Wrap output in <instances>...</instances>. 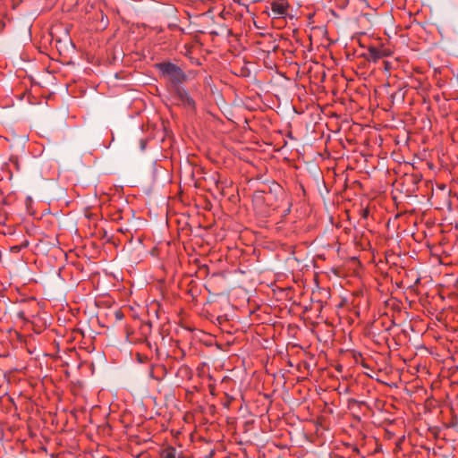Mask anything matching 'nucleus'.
<instances>
[{"mask_svg":"<svg viewBox=\"0 0 458 458\" xmlns=\"http://www.w3.org/2000/svg\"><path fill=\"white\" fill-rule=\"evenodd\" d=\"M158 68L162 74L169 79L174 85L181 84L187 80L186 74L182 70L171 63H163L158 64Z\"/></svg>","mask_w":458,"mask_h":458,"instance_id":"obj_1","label":"nucleus"},{"mask_svg":"<svg viewBox=\"0 0 458 458\" xmlns=\"http://www.w3.org/2000/svg\"><path fill=\"white\" fill-rule=\"evenodd\" d=\"M140 148L141 150H143L145 148V141L144 140H140Z\"/></svg>","mask_w":458,"mask_h":458,"instance_id":"obj_6","label":"nucleus"},{"mask_svg":"<svg viewBox=\"0 0 458 458\" xmlns=\"http://www.w3.org/2000/svg\"><path fill=\"white\" fill-rule=\"evenodd\" d=\"M176 95L184 106L189 107L194 106V100L190 97L188 92L181 87L176 88Z\"/></svg>","mask_w":458,"mask_h":458,"instance_id":"obj_3","label":"nucleus"},{"mask_svg":"<svg viewBox=\"0 0 458 458\" xmlns=\"http://www.w3.org/2000/svg\"><path fill=\"white\" fill-rule=\"evenodd\" d=\"M289 4L286 1L281 0L278 2H273L271 4V10L276 16H284L286 14V10Z\"/></svg>","mask_w":458,"mask_h":458,"instance_id":"obj_2","label":"nucleus"},{"mask_svg":"<svg viewBox=\"0 0 458 458\" xmlns=\"http://www.w3.org/2000/svg\"><path fill=\"white\" fill-rule=\"evenodd\" d=\"M369 57L373 60V61H377L378 60L379 58L382 57V54L380 52V50H378L377 48L376 47H369Z\"/></svg>","mask_w":458,"mask_h":458,"instance_id":"obj_4","label":"nucleus"},{"mask_svg":"<svg viewBox=\"0 0 458 458\" xmlns=\"http://www.w3.org/2000/svg\"><path fill=\"white\" fill-rule=\"evenodd\" d=\"M164 458H175V450L171 449L170 451H168Z\"/></svg>","mask_w":458,"mask_h":458,"instance_id":"obj_5","label":"nucleus"}]
</instances>
